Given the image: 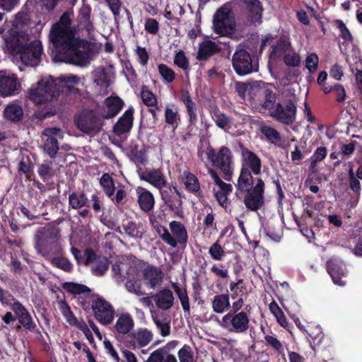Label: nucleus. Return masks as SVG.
Instances as JSON below:
<instances>
[{
  "instance_id": "nucleus-61",
  "label": "nucleus",
  "mask_w": 362,
  "mask_h": 362,
  "mask_svg": "<svg viewBox=\"0 0 362 362\" xmlns=\"http://www.w3.org/2000/svg\"><path fill=\"white\" fill-rule=\"evenodd\" d=\"M262 134L269 139L272 141H278L280 139L279 134L274 128L268 126L262 127Z\"/></svg>"
},
{
  "instance_id": "nucleus-23",
  "label": "nucleus",
  "mask_w": 362,
  "mask_h": 362,
  "mask_svg": "<svg viewBox=\"0 0 362 362\" xmlns=\"http://www.w3.org/2000/svg\"><path fill=\"white\" fill-rule=\"evenodd\" d=\"M43 134L47 136L45 144V150L50 157L54 158L59 150V146L57 139L53 136L62 137V132L57 128H47L44 130Z\"/></svg>"
},
{
  "instance_id": "nucleus-27",
  "label": "nucleus",
  "mask_w": 362,
  "mask_h": 362,
  "mask_svg": "<svg viewBox=\"0 0 362 362\" xmlns=\"http://www.w3.org/2000/svg\"><path fill=\"white\" fill-rule=\"evenodd\" d=\"M153 299L159 309L168 310L173 307L175 298L170 289H163L153 296Z\"/></svg>"
},
{
  "instance_id": "nucleus-54",
  "label": "nucleus",
  "mask_w": 362,
  "mask_h": 362,
  "mask_svg": "<svg viewBox=\"0 0 362 362\" xmlns=\"http://www.w3.org/2000/svg\"><path fill=\"white\" fill-rule=\"evenodd\" d=\"M141 98L143 102L148 106H155L157 104V99L155 95L146 88L141 90Z\"/></svg>"
},
{
  "instance_id": "nucleus-3",
  "label": "nucleus",
  "mask_w": 362,
  "mask_h": 362,
  "mask_svg": "<svg viewBox=\"0 0 362 362\" xmlns=\"http://www.w3.org/2000/svg\"><path fill=\"white\" fill-rule=\"evenodd\" d=\"M112 276L117 283H122L127 279L125 288L129 293L138 296L145 294L142 289L136 260L122 257L118 264L112 266Z\"/></svg>"
},
{
  "instance_id": "nucleus-17",
  "label": "nucleus",
  "mask_w": 362,
  "mask_h": 362,
  "mask_svg": "<svg viewBox=\"0 0 362 362\" xmlns=\"http://www.w3.org/2000/svg\"><path fill=\"white\" fill-rule=\"evenodd\" d=\"M296 107L291 102L284 104L277 103L274 110H272V115L277 120L284 124L293 122L296 117Z\"/></svg>"
},
{
  "instance_id": "nucleus-7",
  "label": "nucleus",
  "mask_w": 362,
  "mask_h": 362,
  "mask_svg": "<svg viewBox=\"0 0 362 362\" xmlns=\"http://www.w3.org/2000/svg\"><path fill=\"white\" fill-rule=\"evenodd\" d=\"M249 315L244 311L229 312L224 315L220 321V326L230 333L241 334L249 328Z\"/></svg>"
},
{
  "instance_id": "nucleus-2",
  "label": "nucleus",
  "mask_w": 362,
  "mask_h": 362,
  "mask_svg": "<svg viewBox=\"0 0 362 362\" xmlns=\"http://www.w3.org/2000/svg\"><path fill=\"white\" fill-rule=\"evenodd\" d=\"M0 34L6 50L19 54L21 61L26 66H37L40 59L42 47L40 41L30 35L28 23L24 14L18 13L10 21L0 27Z\"/></svg>"
},
{
  "instance_id": "nucleus-40",
  "label": "nucleus",
  "mask_w": 362,
  "mask_h": 362,
  "mask_svg": "<svg viewBox=\"0 0 362 362\" xmlns=\"http://www.w3.org/2000/svg\"><path fill=\"white\" fill-rule=\"evenodd\" d=\"M182 182L186 188L192 192H197L200 189V185L197 177L192 173L185 171L182 176Z\"/></svg>"
},
{
  "instance_id": "nucleus-58",
  "label": "nucleus",
  "mask_w": 362,
  "mask_h": 362,
  "mask_svg": "<svg viewBox=\"0 0 362 362\" xmlns=\"http://www.w3.org/2000/svg\"><path fill=\"white\" fill-rule=\"evenodd\" d=\"M158 233L160 237L162 238L163 241H165L167 244L170 245L173 247H175L177 246V241L170 234L168 230L165 228H160L158 229Z\"/></svg>"
},
{
  "instance_id": "nucleus-20",
  "label": "nucleus",
  "mask_w": 362,
  "mask_h": 362,
  "mask_svg": "<svg viewBox=\"0 0 362 362\" xmlns=\"http://www.w3.org/2000/svg\"><path fill=\"white\" fill-rule=\"evenodd\" d=\"M139 175L141 180L148 182L158 189H161L167 185L164 173L159 168L139 171Z\"/></svg>"
},
{
  "instance_id": "nucleus-64",
  "label": "nucleus",
  "mask_w": 362,
  "mask_h": 362,
  "mask_svg": "<svg viewBox=\"0 0 362 362\" xmlns=\"http://www.w3.org/2000/svg\"><path fill=\"white\" fill-rule=\"evenodd\" d=\"M103 344H104V347H105L107 353L115 361L118 362L119 361V355H118L117 352L116 351V350L115 349V348H114L113 345L112 344V343L110 342V341L105 340L104 342H103Z\"/></svg>"
},
{
  "instance_id": "nucleus-33",
  "label": "nucleus",
  "mask_w": 362,
  "mask_h": 362,
  "mask_svg": "<svg viewBox=\"0 0 362 362\" xmlns=\"http://www.w3.org/2000/svg\"><path fill=\"white\" fill-rule=\"evenodd\" d=\"M248 10V17L252 23H260L262 19V7L258 0H245Z\"/></svg>"
},
{
  "instance_id": "nucleus-60",
  "label": "nucleus",
  "mask_w": 362,
  "mask_h": 362,
  "mask_svg": "<svg viewBox=\"0 0 362 362\" xmlns=\"http://www.w3.org/2000/svg\"><path fill=\"white\" fill-rule=\"evenodd\" d=\"M153 320L157 328L159 329L161 336L167 337L170 334V327L168 323L156 317H153Z\"/></svg>"
},
{
  "instance_id": "nucleus-11",
  "label": "nucleus",
  "mask_w": 362,
  "mask_h": 362,
  "mask_svg": "<svg viewBox=\"0 0 362 362\" xmlns=\"http://www.w3.org/2000/svg\"><path fill=\"white\" fill-rule=\"evenodd\" d=\"M21 90V84L17 75L9 70H0V95L13 96Z\"/></svg>"
},
{
  "instance_id": "nucleus-16",
  "label": "nucleus",
  "mask_w": 362,
  "mask_h": 362,
  "mask_svg": "<svg viewBox=\"0 0 362 362\" xmlns=\"http://www.w3.org/2000/svg\"><path fill=\"white\" fill-rule=\"evenodd\" d=\"M92 78L96 90L103 94L107 92V88L114 80V74L109 69L99 67L93 71Z\"/></svg>"
},
{
  "instance_id": "nucleus-38",
  "label": "nucleus",
  "mask_w": 362,
  "mask_h": 362,
  "mask_svg": "<svg viewBox=\"0 0 362 362\" xmlns=\"http://www.w3.org/2000/svg\"><path fill=\"white\" fill-rule=\"evenodd\" d=\"M172 286L180 301L183 310L189 314L190 305L186 288L177 283H173Z\"/></svg>"
},
{
  "instance_id": "nucleus-31",
  "label": "nucleus",
  "mask_w": 362,
  "mask_h": 362,
  "mask_svg": "<svg viewBox=\"0 0 362 362\" xmlns=\"http://www.w3.org/2000/svg\"><path fill=\"white\" fill-rule=\"evenodd\" d=\"M180 121L178 107L173 104L166 105L165 108V122L175 129Z\"/></svg>"
},
{
  "instance_id": "nucleus-18",
  "label": "nucleus",
  "mask_w": 362,
  "mask_h": 362,
  "mask_svg": "<svg viewBox=\"0 0 362 362\" xmlns=\"http://www.w3.org/2000/svg\"><path fill=\"white\" fill-rule=\"evenodd\" d=\"M242 168L245 171H250L255 175L261 173L262 162L260 158L252 151L243 148L242 150Z\"/></svg>"
},
{
  "instance_id": "nucleus-56",
  "label": "nucleus",
  "mask_w": 362,
  "mask_h": 362,
  "mask_svg": "<svg viewBox=\"0 0 362 362\" xmlns=\"http://www.w3.org/2000/svg\"><path fill=\"white\" fill-rule=\"evenodd\" d=\"M180 362H194L192 349L189 346L185 345L178 351Z\"/></svg>"
},
{
  "instance_id": "nucleus-12",
  "label": "nucleus",
  "mask_w": 362,
  "mask_h": 362,
  "mask_svg": "<svg viewBox=\"0 0 362 362\" xmlns=\"http://www.w3.org/2000/svg\"><path fill=\"white\" fill-rule=\"evenodd\" d=\"M267 45H270L272 48L269 54V63L274 61L276 59L282 58L291 47V42L287 37L277 38L270 35L265 36L262 40L261 49Z\"/></svg>"
},
{
  "instance_id": "nucleus-30",
  "label": "nucleus",
  "mask_w": 362,
  "mask_h": 362,
  "mask_svg": "<svg viewBox=\"0 0 362 362\" xmlns=\"http://www.w3.org/2000/svg\"><path fill=\"white\" fill-rule=\"evenodd\" d=\"M90 11L88 5L83 4L78 16L79 27L84 29L88 35L93 30V25L90 21Z\"/></svg>"
},
{
  "instance_id": "nucleus-53",
  "label": "nucleus",
  "mask_w": 362,
  "mask_h": 362,
  "mask_svg": "<svg viewBox=\"0 0 362 362\" xmlns=\"http://www.w3.org/2000/svg\"><path fill=\"white\" fill-rule=\"evenodd\" d=\"M53 265L63 269L65 272H70L72 269V264L69 261L62 257H54L51 260Z\"/></svg>"
},
{
  "instance_id": "nucleus-46",
  "label": "nucleus",
  "mask_w": 362,
  "mask_h": 362,
  "mask_svg": "<svg viewBox=\"0 0 362 362\" xmlns=\"http://www.w3.org/2000/svg\"><path fill=\"white\" fill-rule=\"evenodd\" d=\"M59 310L67 322L71 325L76 324V318L74 316L69 306L64 301L59 302Z\"/></svg>"
},
{
  "instance_id": "nucleus-36",
  "label": "nucleus",
  "mask_w": 362,
  "mask_h": 362,
  "mask_svg": "<svg viewBox=\"0 0 362 362\" xmlns=\"http://www.w3.org/2000/svg\"><path fill=\"white\" fill-rule=\"evenodd\" d=\"M125 233L133 238H141L144 233V225L141 222L128 221L122 225Z\"/></svg>"
},
{
  "instance_id": "nucleus-25",
  "label": "nucleus",
  "mask_w": 362,
  "mask_h": 362,
  "mask_svg": "<svg viewBox=\"0 0 362 362\" xmlns=\"http://www.w3.org/2000/svg\"><path fill=\"white\" fill-rule=\"evenodd\" d=\"M143 278L148 287L154 288L161 284L163 275L160 268L148 266L143 271Z\"/></svg>"
},
{
  "instance_id": "nucleus-32",
  "label": "nucleus",
  "mask_w": 362,
  "mask_h": 362,
  "mask_svg": "<svg viewBox=\"0 0 362 362\" xmlns=\"http://www.w3.org/2000/svg\"><path fill=\"white\" fill-rule=\"evenodd\" d=\"M230 306V298L228 294H218L211 300L213 311L218 314H222L227 311Z\"/></svg>"
},
{
  "instance_id": "nucleus-1",
  "label": "nucleus",
  "mask_w": 362,
  "mask_h": 362,
  "mask_svg": "<svg viewBox=\"0 0 362 362\" xmlns=\"http://www.w3.org/2000/svg\"><path fill=\"white\" fill-rule=\"evenodd\" d=\"M49 39L53 45L59 49L54 59L65 63L84 66L90 63L99 50L97 45L75 37L74 31L71 28L69 13H64L59 22L52 26Z\"/></svg>"
},
{
  "instance_id": "nucleus-21",
  "label": "nucleus",
  "mask_w": 362,
  "mask_h": 362,
  "mask_svg": "<svg viewBox=\"0 0 362 362\" xmlns=\"http://www.w3.org/2000/svg\"><path fill=\"white\" fill-rule=\"evenodd\" d=\"M327 270L334 284L343 286L347 274L345 264L339 259H331L327 263Z\"/></svg>"
},
{
  "instance_id": "nucleus-35",
  "label": "nucleus",
  "mask_w": 362,
  "mask_h": 362,
  "mask_svg": "<svg viewBox=\"0 0 362 362\" xmlns=\"http://www.w3.org/2000/svg\"><path fill=\"white\" fill-rule=\"evenodd\" d=\"M252 174L250 171H245L241 169L236 185L238 190L246 192L252 189V184L255 183L256 179L253 178Z\"/></svg>"
},
{
  "instance_id": "nucleus-62",
  "label": "nucleus",
  "mask_w": 362,
  "mask_h": 362,
  "mask_svg": "<svg viewBox=\"0 0 362 362\" xmlns=\"http://www.w3.org/2000/svg\"><path fill=\"white\" fill-rule=\"evenodd\" d=\"M174 63L182 69H187L189 66L188 61L183 52H179L175 54Z\"/></svg>"
},
{
  "instance_id": "nucleus-29",
  "label": "nucleus",
  "mask_w": 362,
  "mask_h": 362,
  "mask_svg": "<svg viewBox=\"0 0 362 362\" xmlns=\"http://www.w3.org/2000/svg\"><path fill=\"white\" fill-rule=\"evenodd\" d=\"M140 208L146 212L150 211L154 206V197L146 189L138 187L136 189Z\"/></svg>"
},
{
  "instance_id": "nucleus-57",
  "label": "nucleus",
  "mask_w": 362,
  "mask_h": 362,
  "mask_svg": "<svg viewBox=\"0 0 362 362\" xmlns=\"http://www.w3.org/2000/svg\"><path fill=\"white\" fill-rule=\"evenodd\" d=\"M211 272L220 279H227L229 276L228 268L223 264H214L211 267Z\"/></svg>"
},
{
  "instance_id": "nucleus-43",
  "label": "nucleus",
  "mask_w": 362,
  "mask_h": 362,
  "mask_svg": "<svg viewBox=\"0 0 362 362\" xmlns=\"http://www.w3.org/2000/svg\"><path fill=\"white\" fill-rule=\"evenodd\" d=\"M269 308L271 313L275 316L277 322L282 327H286L288 325L287 320L285 317L284 313L279 308L278 304L276 302L273 301L269 304Z\"/></svg>"
},
{
  "instance_id": "nucleus-24",
  "label": "nucleus",
  "mask_w": 362,
  "mask_h": 362,
  "mask_svg": "<svg viewBox=\"0 0 362 362\" xmlns=\"http://www.w3.org/2000/svg\"><path fill=\"white\" fill-rule=\"evenodd\" d=\"M55 86L59 90V94L71 90L76 85L83 83V78L73 74H65L54 78Z\"/></svg>"
},
{
  "instance_id": "nucleus-49",
  "label": "nucleus",
  "mask_w": 362,
  "mask_h": 362,
  "mask_svg": "<svg viewBox=\"0 0 362 362\" xmlns=\"http://www.w3.org/2000/svg\"><path fill=\"white\" fill-rule=\"evenodd\" d=\"M109 263L108 260L103 257L100 259L96 264L93 267L92 272L95 276H103L108 269Z\"/></svg>"
},
{
  "instance_id": "nucleus-8",
  "label": "nucleus",
  "mask_w": 362,
  "mask_h": 362,
  "mask_svg": "<svg viewBox=\"0 0 362 362\" xmlns=\"http://www.w3.org/2000/svg\"><path fill=\"white\" fill-rule=\"evenodd\" d=\"M75 124L78 129L85 134H95L102 127V121L91 110H83L75 117Z\"/></svg>"
},
{
  "instance_id": "nucleus-42",
  "label": "nucleus",
  "mask_w": 362,
  "mask_h": 362,
  "mask_svg": "<svg viewBox=\"0 0 362 362\" xmlns=\"http://www.w3.org/2000/svg\"><path fill=\"white\" fill-rule=\"evenodd\" d=\"M213 119L216 125L225 131H228L233 125L231 119L220 112H215L213 115Z\"/></svg>"
},
{
  "instance_id": "nucleus-6",
  "label": "nucleus",
  "mask_w": 362,
  "mask_h": 362,
  "mask_svg": "<svg viewBox=\"0 0 362 362\" xmlns=\"http://www.w3.org/2000/svg\"><path fill=\"white\" fill-rule=\"evenodd\" d=\"M214 32L222 36L230 37L235 31V22L231 6L226 4L217 10L214 16Z\"/></svg>"
},
{
  "instance_id": "nucleus-48",
  "label": "nucleus",
  "mask_w": 362,
  "mask_h": 362,
  "mask_svg": "<svg viewBox=\"0 0 362 362\" xmlns=\"http://www.w3.org/2000/svg\"><path fill=\"white\" fill-rule=\"evenodd\" d=\"M69 201L72 208L79 209L86 205L87 198L83 194H72L69 196Z\"/></svg>"
},
{
  "instance_id": "nucleus-5",
  "label": "nucleus",
  "mask_w": 362,
  "mask_h": 362,
  "mask_svg": "<svg viewBox=\"0 0 362 362\" xmlns=\"http://www.w3.org/2000/svg\"><path fill=\"white\" fill-rule=\"evenodd\" d=\"M60 230L53 225H47L38 230L35 235V249L41 255L46 257L54 247H58Z\"/></svg>"
},
{
  "instance_id": "nucleus-45",
  "label": "nucleus",
  "mask_w": 362,
  "mask_h": 362,
  "mask_svg": "<svg viewBox=\"0 0 362 362\" xmlns=\"http://www.w3.org/2000/svg\"><path fill=\"white\" fill-rule=\"evenodd\" d=\"M158 70L163 80L166 83H172L175 78V74L172 69L167 65L161 64L158 66Z\"/></svg>"
},
{
  "instance_id": "nucleus-9",
  "label": "nucleus",
  "mask_w": 362,
  "mask_h": 362,
  "mask_svg": "<svg viewBox=\"0 0 362 362\" xmlns=\"http://www.w3.org/2000/svg\"><path fill=\"white\" fill-rule=\"evenodd\" d=\"M232 63L238 75L244 76L258 70L257 62H253L250 54L243 49H238L234 53Z\"/></svg>"
},
{
  "instance_id": "nucleus-55",
  "label": "nucleus",
  "mask_w": 362,
  "mask_h": 362,
  "mask_svg": "<svg viewBox=\"0 0 362 362\" xmlns=\"http://www.w3.org/2000/svg\"><path fill=\"white\" fill-rule=\"evenodd\" d=\"M252 89V87L250 84L241 82L235 83V90L243 99L250 96Z\"/></svg>"
},
{
  "instance_id": "nucleus-28",
  "label": "nucleus",
  "mask_w": 362,
  "mask_h": 362,
  "mask_svg": "<svg viewBox=\"0 0 362 362\" xmlns=\"http://www.w3.org/2000/svg\"><path fill=\"white\" fill-rule=\"evenodd\" d=\"M133 107H129L119 119L114 126V131L117 134H122L129 132L132 129L133 124Z\"/></svg>"
},
{
  "instance_id": "nucleus-26",
  "label": "nucleus",
  "mask_w": 362,
  "mask_h": 362,
  "mask_svg": "<svg viewBox=\"0 0 362 362\" xmlns=\"http://www.w3.org/2000/svg\"><path fill=\"white\" fill-rule=\"evenodd\" d=\"M123 101L117 96L107 98L103 107L101 115L104 118L115 117L122 109Z\"/></svg>"
},
{
  "instance_id": "nucleus-19",
  "label": "nucleus",
  "mask_w": 362,
  "mask_h": 362,
  "mask_svg": "<svg viewBox=\"0 0 362 362\" xmlns=\"http://www.w3.org/2000/svg\"><path fill=\"white\" fill-rule=\"evenodd\" d=\"M208 172L213 179L217 189H214L215 196L222 206H226L227 195L232 191V185L221 180L218 174L212 169H209Z\"/></svg>"
},
{
  "instance_id": "nucleus-41",
  "label": "nucleus",
  "mask_w": 362,
  "mask_h": 362,
  "mask_svg": "<svg viewBox=\"0 0 362 362\" xmlns=\"http://www.w3.org/2000/svg\"><path fill=\"white\" fill-rule=\"evenodd\" d=\"M100 185L107 196L110 197L114 194L115 189L114 181L108 173L102 175L100 179Z\"/></svg>"
},
{
  "instance_id": "nucleus-37",
  "label": "nucleus",
  "mask_w": 362,
  "mask_h": 362,
  "mask_svg": "<svg viewBox=\"0 0 362 362\" xmlns=\"http://www.w3.org/2000/svg\"><path fill=\"white\" fill-rule=\"evenodd\" d=\"M170 228L177 243H185L187 240V233L185 226L180 222L172 221Z\"/></svg>"
},
{
  "instance_id": "nucleus-14",
  "label": "nucleus",
  "mask_w": 362,
  "mask_h": 362,
  "mask_svg": "<svg viewBox=\"0 0 362 362\" xmlns=\"http://www.w3.org/2000/svg\"><path fill=\"white\" fill-rule=\"evenodd\" d=\"M244 197L245 206L251 211H257L264 204V182L259 177L256 178L255 186L252 189L246 191Z\"/></svg>"
},
{
  "instance_id": "nucleus-4",
  "label": "nucleus",
  "mask_w": 362,
  "mask_h": 362,
  "mask_svg": "<svg viewBox=\"0 0 362 362\" xmlns=\"http://www.w3.org/2000/svg\"><path fill=\"white\" fill-rule=\"evenodd\" d=\"M59 90L55 86L52 76H43L28 90V98L36 105L53 101L59 97Z\"/></svg>"
},
{
  "instance_id": "nucleus-63",
  "label": "nucleus",
  "mask_w": 362,
  "mask_h": 362,
  "mask_svg": "<svg viewBox=\"0 0 362 362\" xmlns=\"http://www.w3.org/2000/svg\"><path fill=\"white\" fill-rule=\"evenodd\" d=\"M164 357V351L158 349L150 354L146 362H163Z\"/></svg>"
},
{
  "instance_id": "nucleus-34",
  "label": "nucleus",
  "mask_w": 362,
  "mask_h": 362,
  "mask_svg": "<svg viewBox=\"0 0 362 362\" xmlns=\"http://www.w3.org/2000/svg\"><path fill=\"white\" fill-rule=\"evenodd\" d=\"M220 50L218 45L211 40H206L200 44L197 59L199 60L206 59L209 56L218 52Z\"/></svg>"
},
{
  "instance_id": "nucleus-50",
  "label": "nucleus",
  "mask_w": 362,
  "mask_h": 362,
  "mask_svg": "<svg viewBox=\"0 0 362 362\" xmlns=\"http://www.w3.org/2000/svg\"><path fill=\"white\" fill-rule=\"evenodd\" d=\"M264 95L265 96V101L263 104V107L266 110H268L272 115V110H274L276 105H277V103H275V94L269 90H265L264 91Z\"/></svg>"
},
{
  "instance_id": "nucleus-59",
  "label": "nucleus",
  "mask_w": 362,
  "mask_h": 362,
  "mask_svg": "<svg viewBox=\"0 0 362 362\" xmlns=\"http://www.w3.org/2000/svg\"><path fill=\"white\" fill-rule=\"evenodd\" d=\"M319 62L318 57L316 54H310L305 60L306 68L310 72H315L317 70Z\"/></svg>"
},
{
  "instance_id": "nucleus-52",
  "label": "nucleus",
  "mask_w": 362,
  "mask_h": 362,
  "mask_svg": "<svg viewBox=\"0 0 362 362\" xmlns=\"http://www.w3.org/2000/svg\"><path fill=\"white\" fill-rule=\"evenodd\" d=\"M264 339L268 345L277 351L283 356H285L284 350L281 342L274 335H267Z\"/></svg>"
},
{
  "instance_id": "nucleus-47",
  "label": "nucleus",
  "mask_w": 362,
  "mask_h": 362,
  "mask_svg": "<svg viewBox=\"0 0 362 362\" xmlns=\"http://www.w3.org/2000/svg\"><path fill=\"white\" fill-rule=\"evenodd\" d=\"M209 253L211 257L216 261H222L225 256L223 249L218 243H214L211 245L209 249Z\"/></svg>"
},
{
  "instance_id": "nucleus-10",
  "label": "nucleus",
  "mask_w": 362,
  "mask_h": 362,
  "mask_svg": "<svg viewBox=\"0 0 362 362\" xmlns=\"http://www.w3.org/2000/svg\"><path fill=\"white\" fill-rule=\"evenodd\" d=\"M95 318L102 325L111 324L115 317V309L110 303L103 298H95L91 305Z\"/></svg>"
},
{
  "instance_id": "nucleus-39",
  "label": "nucleus",
  "mask_w": 362,
  "mask_h": 362,
  "mask_svg": "<svg viewBox=\"0 0 362 362\" xmlns=\"http://www.w3.org/2000/svg\"><path fill=\"white\" fill-rule=\"evenodd\" d=\"M5 117L12 122H17L21 119L23 115L22 107L17 104L8 105L4 111Z\"/></svg>"
},
{
  "instance_id": "nucleus-44",
  "label": "nucleus",
  "mask_w": 362,
  "mask_h": 362,
  "mask_svg": "<svg viewBox=\"0 0 362 362\" xmlns=\"http://www.w3.org/2000/svg\"><path fill=\"white\" fill-rule=\"evenodd\" d=\"M282 58H284L285 64L289 66H297L300 62V55L291 47Z\"/></svg>"
},
{
  "instance_id": "nucleus-13",
  "label": "nucleus",
  "mask_w": 362,
  "mask_h": 362,
  "mask_svg": "<svg viewBox=\"0 0 362 362\" xmlns=\"http://www.w3.org/2000/svg\"><path fill=\"white\" fill-rule=\"evenodd\" d=\"M209 160L216 165L226 177H230L233 172L231 151L226 147H221L215 155L214 150L207 152Z\"/></svg>"
},
{
  "instance_id": "nucleus-51",
  "label": "nucleus",
  "mask_w": 362,
  "mask_h": 362,
  "mask_svg": "<svg viewBox=\"0 0 362 362\" xmlns=\"http://www.w3.org/2000/svg\"><path fill=\"white\" fill-rule=\"evenodd\" d=\"M337 27L339 31V35L346 42H351L353 37L349 30L341 20L336 21Z\"/></svg>"
},
{
  "instance_id": "nucleus-22",
  "label": "nucleus",
  "mask_w": 362,
  "mask_h": 362,
  "mask_svg": "<svg viewBox=\"0 0 362 362\" xmlns=\"http://www.w3.org/2000/svg\"><path fill=\"white\" fill-rule=\"evenodd\" d=\"M134 327V320L132 315L123 312L117 314V320L114 325L115 332L119 335L124 336L132 333Z\"/></svg>"
},
{
  "instance_id": "nucleus-15",
  "label": "nucleus",
  "mask_w": 362,
  "mask_h": 362,
  "mask_svg": "<svg viewBox=\"0 0 362 362\" xmlns=\"http://www.w3.org/2000/svg\"><path fill=\"white\" fill-rule=\"evenodd\" d=\"M153 339V333L146 328H138L132 332L128 337L127 346L133 350L140 349L148 346Z\"/></svg>"
}]
</instances>
